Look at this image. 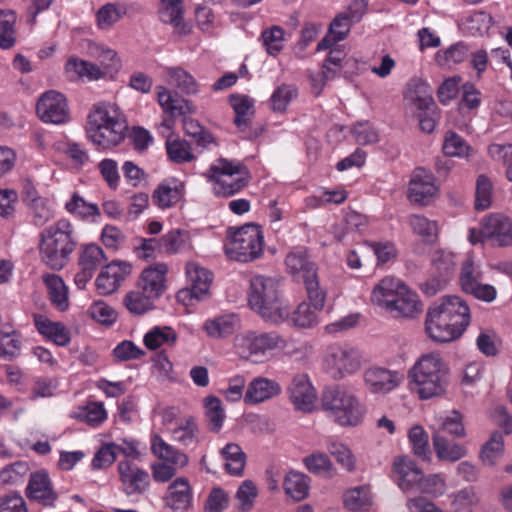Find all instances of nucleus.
Returning a JSON list of instances; mask_svg holds the SVG:
<instances>
[{"instance_id":"1","label":"nucleus","mask_w":512,"mask_h":512,"mask_svg":"<svg viewBox=\"0 0 512 512\" xmlns=\"http://www.w3.org/2000/svg\"><path fill=\"white\" fill-rule=\"evenodd\" d=\"M470 321L468 304L459 296H445L441 303L429 308L425 329L433 341L447 343L458 339Z\"/></svg>"},{"instance_id":"2","label":"nucleus","mask_w":512,"mask_h":512,"mask_svg":"<svg viewBox=\"0 0 512 512\" xmlns=\"http://www.w3.org/2000/svg\"><path fill=\"white\" fill-rule=\"evenodd\" d=\"M248 303L264 321L272 324L285 322L290 314L289 306L281 298L278 281L271 277L251 278Z\"/></svg>"},{"instance_id":"3","label":"nucleus","mask_w":512,"mask_h":512,"mask_svg":"<svg viewBox=\"0 0 512 512\" xmlns=\"http://www.w3.org/2000/svg\"><path fill=\"white\" fill-rule=\"evenodd\" d=\"M448 371L440 354H424L409 371L411 389L422 400L439 397L445 393Z\"/></svg>"},{"instance_id":"4","label":"nucleus","mask_w":512,"mask_h":512,"mask_svg":"<svg viewBox=\"0 0 512 512\" xmlns=\"http://www.w3.org/2000/svg\"><path fill=\"white\" fill-rule=\"evenodd\" d=\"M76 245L71 222L60 219L40 233V258L51 269L61 270L68 263Z\"/></svg>"},{"instance_id":"5","label":"nucleus","mask_w":512,"mask_h":512,"mask_svg":"<svg viewBox=\"0 0 512 512\" xmlns=\"http://www.w3.org/2000/svg\"><path fill=\"white\" fill-rule=\"evenodd\" d=\"M371 300L395 317L412 318L421 312L417 294L394 277L382 279L373 289Z\"/></svg>"},{"instance_id":"6","label":"nucleus","mask_w":512,"mask_h":512,"mask_svg":"<svg viewBox=\"0 0 512 512\" xmlns=\"http://www.w3.org/2000/svg\"><path fill=\"white\" fill-rule=\"evenodd\" d=\"M321 406L327 416L342 427L357 426L365 414V407L358 397L339 385L322 391Z\"/></svg>"},{"instance_id":"7","label":"nucleus","mask_w":512,"mask_h":512,"mask_svg":"<svg viewBox=\"0 0 512 512\" xmlns=\"http://www.w3.org/2000/svg\"><path fill=\"white\" fill-rule=\"evenodd\" d=\"M286 340L277 332L245 331L233 339L234 352L244 360L263 362L267 354L275 349H283Z\"/></svg>"},{"instance_id":"8","label":"nucleus","mask_w":512,"mask_h":512,"mask_svg":"<svg viewBox=\"0 0 512 512\" xmlns=\"http://www.w3.org/2000/svg\"><path fill=\"white\" fill-rule=\"evenodd\" d=\"M286 268L292 277L305 285L308 299L316 309H323L326 299V291L319 285L317 269L307 256L305 250L291 251L285 258Z\"/></svg>"},{"instance_id":"9","label":"nucleus","mask_w":512,"mask_h":512,"mask_svg":"<svg viewBox=\"0 0 512 512\" xmlns=\"http://www.w3.org/2000/svg\"><path fill=\"white\" fill-rule=\"evenodd\" d=\"M206 177L213 182L215 195L230 197L240 192L249 182V173L240 162L218 159L206 172Z\"/></svg>"},{"instance_id":"10","label":"nucleus","mask_w":512,"mask_h":512,"mask_svg":"<svg viewBox=\"0 0 512 512\" xmlns=\"http://www.w3.org/2000/svg\"><path fill=\"white\" fill-rule=\"evenodd\" d=\"M264 240L259 226L248 224L238 228L225 244L226 254L240 262H250L263 253Z\"/></svg>"},{"instance_id":"11","label":"nucleus","mask_w":512,"mask_h":512,"mask_svg":"<svg viewBox=\"0 0 512 512\" xmlns=\"http://www.w3.org/2000/svg\"><path fill=\"white\" fill-rule=\"evenodd\" d=\"M469 240L473 244L491 241L497 247L511 246L512 219L502 213L486 215L479 229L470 230Z\"/></svg>"},{"instance_id":"12","label":"nucleus","mask_w":512,"mask_h":512,"mask_svg":"<svg viewBox=\"0 0 512 512\" xmlns=\"http://www.w3.org/2000/svg\"><path fill=\"white\" fill-rule=\"evenodd\" d=\"M361 365L360 352L348 344H333L326 350L324 368L335 380L355 374L360 370Z\"/></svg>"},{"instance_id":"13","label":"nucleus","mask_w":512,"mask_h":512,"mask_svg":"<svg viewBox=\"0 0 512 512\" xmlns=\"http://www.w3.org/2000/svg\"><path fill=\"white\" fill-rule=\"evenodd\" d=\"M156 93L159 105L168 116L161 122L159 133L163 137L170 139L175 124L174 119L179 116L194 114L196 107L191 101L177 95H172L164 86H157Z\"/></svg>"},{"instance_id":"14","label":"nucleus","mask_w":512,"mask_h":512,"mask_svg":"<svg viewBox=\"0 0 512 512\" xmlns=\"http://www.w3.org/2000/svg\"><path fill=\"white\" fill-rule=\"evenodd\" d=\"M37 115L46 123L64 124L69 121L68 103L63 94L50 90L41 95L36 106Z\"/></svg>"},{"instance_id":"15","label":"nucleus","mask_w":512,"mask_h":512,"mask_svg":"<svg viewBox=\"0 0 512 512\" xmlns=\"http://www.w3.org/2000/svg\"><path fill=\"white\" fill-rule=\"evenodd\" d=\"M117 468L122 491L126 495H141L148 491L151 480L145 469L129 460L120 461Z\"/></svg>"},{"instance_id":"16","label":"nucleus","mask_w":512,"mask_h":512,"mask_svg":"<svg viewBox=\"0 0 512 512\" xmlns=\"http://www.w3.org/2000/svg\"><path fill=\"white\" fill-rule=\"evenodd\" d=\"M365 387L373 394H387L397 388L404 376L396 370L372 366L363 374Z\"/></svg>"},{"instance_id":"17","label":"nucleus","mask_w":512,"mask_h":512,"mask_svg":"<svg viewBox=\"0 0 512 512\" xmlns=\"http://www.w3.org/2000/svg\"><path fill=\"white\" fill-rule=\"evenodd\" d=\"M186 277L189 288L178 293V298L184 301L186 298L203 299L209 292L212 283V273L198 263L190 261L186 264Z\"/></svg>"},{"instance_id":"18","label":"nucleus","mask_w":512,"mask_h":512,"mask_svg":"<svg viewBox=\"0 0 512 512\" xmlns=\"http://www.w3.org/2000/svg\"><path fill=\"white\" fill-rule=\"evenodd\" d=\"M434 176L424 168H416L409 181L408 198L411 202L427 204L437 193Z\"/></svg>"},{"instance_id":"19","label":"nucleus","mask_w":512,"mask_h":512,"mask_svg":"<svg viewBox=\"0 0 512 512\" xmlns=\"http://www.w3.org/2000/svg\"><path fill=\"white\" fill-rule=\"evenodd\" d=\"M404 100L416 111H431L436 108L433 89L423 79L414 77L408 81L404 90Z\"/></svg>"},{"instance_id":"20","label":"nucleus","mask_w":512,"mask_h":512,"mask_svg":"<svg viewBox=\"0 0 512 512\" xmlns=\"http://www.w3.org/2000/svg\"><path fill=\"white\" fill-rule=\"evenodd\" d=\"M164 506L174 512H187L192 507L193 491L185 477L175 479L163 497Z\"/></svg>"},{"instance_id":"21","label":"nucleus","mask_w":512,"mask_h":512,"mask_svg":"<svg viewBox=\"0 0 512 512\" xmlns=\"http://www.w3.org/2000/svg\"><path fill=\"white\" fill-rule=\"evenodd\" d=\"M131 273V265L127 262L113 261L106 265L96 279V287L101 295H110L120 286L121 282Z\"/></svg>"},{"instance_id":"22","label":"nucleus","mask_w":512,"mask_h":512,"mask_svg":"<svg viewBox=\"0 0 512 512\" xmlns=\"http://www.w3.org/2000/svg\"><path fill=\"white\" fill-rule=\"evenodd\" d=\"M26 493L28 498L44 506H53L58 498L49 475L44 470L31 473Z\"/></svg>"},{"instance_id":"23","label":"nucleus","mask_w":512,"mask_h":512,"mask_svg":"<svg viewBox=\"0 0 512 512\" xmlns=\"http://www.w3.org/2000/svg\"><path fill=\"white\" fill-rule=\"evenodd\" d=\"M126 122H117L106 126L89 127L88 139L101 149H110L119 145L125 137Z\"/></svg>"},{"instance_id":"24","label":"nucleus","mask_w":512,"mask_h":512,"mask_svg":"<svg viewBox=\"0 0 512 512\" xmlns=\"http://www.w3.org/2000/svg\"><path fill=\"white\" fill-rule=\"evenodd\" d=\"M290 400L297 410L310 412L316 402V391L304 375L296 376L289 387Z\"/></svg>"},{"instance_id":"25","label":"nucleus","mask_w":512,"mask_h":512,"mask_svg":"<svg viewBox=\"0 0 512 512\" xmlns=\"http://www.w3.org/2000/svg\"><path fill=\"white\" fill-rule=\"evenodd\" d=\"M280 393L281 386L278 382L266 377H256L248 384L243 399L246 404L256 405L276 397Z\"/></svg>"},{"instance_id":"26","label":"nucleus","mask_w":512,"mask_h":512,"mask_svg":"<svg viewBox=\"0 0 512 512\" xmlns=\"http://www.w3.org/2000/svg\"><path fill=\"white\" fill-rule=\"evenodd\" d=\"M393 471L397 475L398 485L403 491H410L420 486L423 478L422 471L407 457H397L393 463Z\"/></svg>"},{"instance_id":"27","label":"nucleus","mask_w":512,"mask_h":512,"mask_svg":"<svg viewBox=\"0 0 512 512\" xmlns=\"http://www.w3.org/2000/svg\"><path fill=\"white\" fill-rule=\"evenodd\" d=\"M240 326V319L235 314H225L203 323V331L209 338L219 340L232 335Z\"/></svg>"},{"instance_id":"28","label":"nucleus","mask_w":512,"mask_h":512,"mask_svg":"<svg viewBox=\"0 0 512 512\" xmlns=\"http://www.w3.org/2000/svg\"><path fill=\"white\" fill-rule=\"evenodd\" d=\"M33 320L37 331L58 346H66L70 343V333L63 323L51 321L42 314H34Z\"/></svg>"},{"instance_id":"29","label":"nucleus","mask_w":512,"mask_h":512,"mask_svg":"<svg viewBox=\"0 0 512 512\" xmlns=\"http://www.w3.org/2000/svg\"><path fill=\"white\" fill-rule=\"evenodd\" d=\"M167 271L168 267L164 263L149 267L142 272L137 285L156 299L165 289Z\"/></svg>"},{"instance_id":"30","label":"nucleus","mask_w":512,"mask_h":512,"mask_svg":"<svg viewBox=\"0 0 512 512\" xmlns=\"http://www.w3.org/2000/svg\"><path fill=\"white\" fill-rule=\"evenodd\" d=\"M432 440L436 456L441 461L456 462L468 454L465 445L449 440L439 432L433 433Z\"/></svg>"},{"instance_id":"31","label":"nucleus","mask_w":512,"mask_h":512,"mask_svg":"<svg viewBox=\"0 0 512 512\" xmlns=\"http://www.w3.org/2000/svg\"><path fill=\"white\" fill-rule=\"evenodd\" d=\"M151 450L157 458L165 463H170L180 468H184L188 464V456L182 451L168 444L159 435H154L152 437Z\"/></svg>"},{"instance_id":"32","label":"nucleus","mask_w":512,"mask_h":512,"mask_svg":"<svg viewBox=\"0 0 512 512\" xmlns=\"http://www.w3.org/2000/svg\"><path fill=\"white\" fill-rule=\"evenodd\" d=\"M182 189L183 184L176 180L165 181L154 190L152 201L161 209L170 208L182 198Z\"/></svg>"},{"instance_id":"33","label":"nucleus","mask_w":512,"mask_h":512,"mask_svg":"<svg viewBox=\"0 0 512 512\" xmlns=\"http://www.w3.org/2000/svg\"><path fill=\"white\" fill-rule=\"evenodd\" d=\"M126 122L123 114L115 104L98 103L88 115L89 127H98L114 124V122Z\"/></svg>"},{"instance_id":"34","label":"nucleus","mask_w":512,"mask_h":512,"mask_svg":"<svg viewBox=\"0 0 512 512\" xmlns=\"http://www.w3.org/2000/svg\"><path fill=\"white\" fill-rule=\"evenodd\" d=\"M42 280L47 287L51 303L59 310L65 311L69 306L68 288L62 278L56 274H43Z\"/></svg>"},{"instance_id":"35","label":"nucleus","mask_w":512,"mask_h":512,"mask_svg":"<svg viewBox=\"0 0 512 512\" xmlns=\"http://www.w3.org/2000/svg\"><path fill=\"white\" fill-rule=\"evenodd\" d=\"M182 0H162V7L159 11L160 19L162 22L172 24L177 33L185 35L189 33L190 29L188 25L182 22Z\"/></svg>"},{"instance_id":"36","label":"nucleus","mask_w":512,"mask_h":512,"mask_svg":"<svg viewBox=\"0 0 512 512\" xmlns=\"http://www.w3.org/2000/svg\"><path fill=\"white\" fill-rule=\"evenodd\" d=\"M154 300L152 295L137 285L134 290L125 295L123 304L131 314L142 315L153 309Z\"/></svg>"},{"instance_id":"37","label":"nucleus","mask_w":512,"mask_h":512,"mask_svg":"<svg viewBox=\"0 0 512 512\" xmlns=\"http://www.w3.org/2000/svg\"><path fill=\"white\" fill-rule=\"evenodd\" d=\"M20 334L11 325L0 328V358L12 360L20 354Z\"/></svg>"},{"instance_id":"38","label":"nucleus","mask_w":512,"mask_h":512,"mask_svg":"<svg viewBox=\"0 0 512 512\" xmlns=\"http://www.w3.org/2000/svg\"><path fill=\"white\" fill-rule=\"evenodd\" d=\"M309 477L303 473L290 471L284 479L285 493L296 501H301L308 496Z\"/></svg>"},{"instance_id":"39","label":"nucleus","mask_w":512,"mask_h":512,"mask_svg":"<svg viewBox=\"0 0 512 512\" xmlns=\"http://www.w3.org/2000/svg\"><path fill=\"white\" fill-rule=\"evenodd\" d=\"M177 333L169 326H156L144 336V344L150 350H156L163 345L174 346L177 341Z\"/></svg>"},{"instance_id":"40","label":"nucleus","mask_w":512,"mask_h":512,"mask_svg":"<svg viewBox=\"0 0 512 512\" xmlns=\"http://www.w3.org/2000/svg\"><path fill=\"white\" fill-rule=\"evenodd\" d=\"M434 432H446L455 438H464L466 430L463 424V415L453 410L449 415L439 417L434 424Z\"/></svg>"},{"instance_id":"41","label":"nucleus","mask_w":512,"mask_h":512,"mask_svg":"<svg viewBox=\"0 0 512 512\" xmlns=\"http://www.w3.org/2000/svg\"><path fill=\"white\" fill-rule=\"evenodd\" d=\"M230 104L235 111L234 123L242 132H245L250 124L253 100H251L248 96L231 95Z\"/></svg>"},{"instance_id":"42","label":"nucleus","mask_w":512,"mask_h":512,"mask_svg":"<svg viewBox=\"0 0 512 512\" xmlns=\"http://www.w3.org/2000/svg\"><path fill=\"white\" fill-rule=\"evenodd\" d=\"M221 454L225 459V468L230 474L239 476L243 473L246 455L238 444L228 443L221 450Z\"/></svg>"},{"instance_id":"43","label":"nucleus","mask_w":512,"mask_h":512,"mask_svg":"<svg viewBox=\"0 0 512 512\" xmlns=\"http://www.w3.org/2000/svg\"><path fill=\"white\" fill-rule=\"evenodd\" d=\"M504 451L503 436L500 432L491 433L489 440L483 444L479 458L486 466H494Z\"/></svg>"},{"instance_id":"44","label":"nucleus","mask_w":512,"mask_h":512,"mask_svg":"<svg viewBox=\"0 0 512 512\" xmlns=\"http://www.w3.org/2000/svg\"><path fill=\"white\" fill-rule=\"evenodd\" d=\"M72 417L89 426H98L106 420L107 412L101 402H89L79 407Z\"/></svg>"},{"instance_id":"45","label":"nucleus","mask_w":512,"mask_h":512,"mask_svg":"<svg viewBox=\"0 0 512 512\" xmlns=\"http://www.w3.org/2000/svg\"><path fill=\"white\" fill-rule=\"evenodd\" d=\"M344 505L351 511H364L372 505L370 489L360 486L349 489L343 496Z\"/></svg>"},{"instance_id":"46","label":"nucleus","mask_w":512,"mask_h":512,"mask_svg":"<svg viewBox=\"0 0 512 512\" xmlns=\"http://www.w3.org/2000/svg\"><path fill=\"white\" fill-rule=\"evenodd\" d=\"M165 146L169 159L174 163L182 164L195 159L190 144L184 139H167Z\"/></svg>"},{"instance_id":"47","label":"nucleus","mask_w":512,"mask_h":512,"mask_svg":"<svg viewBox=\"0 0 512 512\" xmlns=\"http://www.w3.org/2000/svg\"><path fill=\"white\" fill-rule=\"evenodd\" d=\"M189 232L186 230H171L161 237L160 252L175 254L189 245Z\"/></svg>"},{"instance_id":"48","label":"nucleus","mask_w":512,"mask_h":512,"mask_svg":"<svg viewBox=\"0 0 512 512\" xmlns=\"http://www.w3.org/2000/svg\"><path fill=\"white\" fill-rule=\"evenodd\" d=\"M166 75L169 82L175 85L182 93L195 95L198 93V85L195 78L182 68H167Z\"/></svg>"},{"instance_id":"49","label":"nucleus","mask_w":512,"mask_h":512,"mask_svg":"<svg viewBox=\"0 0 512 512\" xmlns=\"http://www.w3.org/2000/svg\"><path fill=\"white\" fill-rule=\"evenodd\" d=\"M309 302L300 303L297 309L292 314H289L286 321L290 320L294 326L300 328H308L315 325L318 321L317 311L321 309H316L310 300Z\"/></svg>"},{"instance_id":"50","label":"nucleus","mask_w":512,"mask_h":512,"mask_svg":"<svg viewBox=\"0 0 512 512\" xmlns=\"http://www.w3.org/2000/svg\"><path fill=\"white\" fill-rule=\"evenodd\" d=\"M208 427L213 432H218L223 426L225 413L221 400L215 396H208L204 399Z\"/></svg>"},{"instance_id":"51","label":"nucleus","mask_w":512,"mask_h":512,"mask_svg":"<svg viewBox=\"0 0 512 512\" xmlns=\"http://www.w3.org/2000/svg\"><path fill=\"white\" fill-rule=\"evenodd\" d=\"M198 427L193 417L188 416L178 423V426L172 430L175 441L184 446L192 445L197 440Z\"/></svg>"},{"instance_id":"52","label":"nucleus","mask_w":512,"mask_h":512,"mask_svg":"<svg viewBox=\"0 0 512 512\" xmlns=\"http://www.w3.org/2000/svg\"><path fill=\"white\" fill-rule=\"evenodd\" d=\"M183 129L186 135L195 139L196 143L204 148L215 144L214 136L206 130L197 120L184 116Z\"/></svg>"},{"instance_id":"53","label":"nucleus","mask_w":512,"mask_h":512,"mask_svg":"<svg viewBox=\"0 0 512 512\" xmlns=\"http://www.w3.org/2000/svg\"><path fill=\"white\" fill-rule=\"evenodd\" d=\"M344 225L343 229L339 226L334 227V237L339 242L343 241L348 233L361 231L366 227L367 219L364 215L356 211H350L345 215Z\"/></svg>"},{"instance_id":"54","label":"nucleus","mask_w":512,"mask_h":512,"mask_svg":"<svg viewBox=\"0 0 512 512\" xmlns=\"http://www.w3.org/2000/svg\"><path fill=\"white\" fill-rule=\"evenodd\" d=\"M451 505L455 512H473L478 504V496L474 488L466 487L452 496Z\"/></svg>"},{"instance_id":"55","label":"nucleus","mask_w":512,"mask_h":512,"mask_svg":"<svg viewBox=\"0 0 512 512\" xmlns=\"http://www.w3.org/2000/svg\"><path fill=\"white\" fill-rule=\"evenodd\" d=\"M284 35L285 32L280 26H272L262 32L261 40L268 54L276 55L283 49Z\"/></svg>"},{"instance_id":"56","label":"nucleus","mask_w":512,"mask_h":512,"mask_svg":"<svg viewBox=\"0 0 512 512\" xmlns=\"http://www.w3.org/2000/svg\"><path fill=\"white\" fill-rule=\"evenodd\" d=\"M442 149L446 156L464 157L468 155L470 147L458 134L448 131L445 135Z\"/></svg>"},{"instance_id":"57","label":"nucleus","mask_w":512,"mask_h":512,"mask_svg":"<svg viewBox=\"0 0 512 512\" xmlns=\"http://www.w3.org/2000/svg\"><path fill=\"white\" fill-rule=\"evenodd\" d=\"M298 95L297 88L292 85L283 84L279 86L271 96V108L273 111L284 112L287 106Z\"/></svg>"},{"instance_id":"58","label":"nucleus","mask_w":512,"mask_h":512,"mask_svg":"<svg viewBox=\"0 0 512 512\" xmlns=\"http://www.w3.org/2000/svg\"><path fill=\"white\" fill-rule=\"evenodd\" d=\"M105 261L104 251L95 244L84 247L79 257V265L81 268L95 271Z\"/></svg>"},{"instance_id":"59","label":"nucleus","mask_w":512,"mask_h":512,"mask_svg":"<svg viewBox=\"0 0 512 512\" xmlns=\"http://www.w3.org/2000/svg\"><path fill=\"white\" fill-rule=\"evenodd\" d=\"M493 186L491 181L484 175H480L476 181L475 208L486 210L492 204Z\"/></svg>"},{"instance_id":"60","label":"nucleus","mask_w":512,"mask_h":512,"mask_svg":"<svg viewBox=\"0 0 512 512\" xmlns=\"http://www.w3.org/2000/svg\"><path fill=\"white\" fill-rule=\"evenodd\" d=\"M409 441L413 452L420 458L428 459L430 455L428 435L421 426H414L409 431Z\"/></svg>"},{"instance_id":"61","label":"nucleus","mask_w":512,"mask_h":512,"mask_svg":"<svg viewBox=\"0 0 512 512\" xmlns=\"http://www.w3.org/2000/svg\"><path fill=\"white\" fill-rule=\"evenodd\" d=\"M482 279V273L477 265L471 259H467L461 268L460 273V284L462 290L466 293L472 291L480 280Z\"/></svg>"},{"instance_id":"62","label":"nucleus","mask_w":512,"mask_h":512,"mask_svg":"<svg viewBox=\"0 0 512 512\" xmlns=\"http://www.w3.org/2000/svg\"><path fill=\"white\" fill-rule=\"evenodd\" d=\"M125 13L124 7L115 3H108L101 7L97 13L98 26L101 29H108L114 25Z\"/></svg>"},{"instance_id":"63","label":"nucleus","mask_w":512,"mask_h":512,"mask_svg":"<svg viewBox=\"0 0 512 512\" xmlns=\"http://www.w3.org/2000/svg\"><path fill=\"white\" fill-rule=\"evenodd\" d=\"M306 468L317 475H331L333 463L324 453H313L304 458Z\"/></svg>"},{"instance_id":"64","label":"nucleus","mask_w":512,"mask_h":512,"mask_svg":"<svg viewBox=\"0 0 512 512\" xmlns=\"http://www.w3.org/2000/svg\"><path fill=\"white\" fill-rule=\"evenodd\" d=\"M490 156L506 166V175L512 181V144H492L489 146Z\"/></svg>"}]
</instances>
